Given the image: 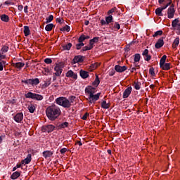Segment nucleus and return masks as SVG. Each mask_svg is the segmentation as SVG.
Wrapping results in <instances>:
<instances>
[{
    "label": "nucleus",
    "mask_w": 180,
    "mask_h": 180,
    "mask_svg": "<svg viewBox=\"0 0 180 180\" xmlns=\"http://www.w3.org/2000/svg\"><path fill=\"white\" fill-rule=\"evenodd\" d=\"M6 57V56L4 55V53H2V51H0V60H4Z\"/></svg>",
    "instance_id": "obj_57"
},
{
    "label": "nucleus",
    "mask_w": 180,
    "mask_h": 180,
    "mask_svg": "<svg viewBox=\"0 0 180 180\" xmlns=\"http://www.w3.org/2000/svg\"><path fill=\"white\" fill-rule=\"evenodd\" d=\"M84 40H85V35L82 34V35L79 37V39H78V42H79V43H81V42L84 41Z\"/></svg>",
    "instance_id": "obj_47"
},
{
    "label": "nucleus",
    "mask_w": 180,
    "mask_h": 180,
    "mask_svg": "<svg viewBox=\"0 0 180 180\" xmlns=\"http://www.w3.org/2000/svg\"><path fill=\"white\" fill-rule=\"evenodd\" d=\"M162 11H164V8L159 7L155 9V12L158 16H164V15L162 14Z\"/></svg>",
    "instance_id": "obj_22"
},
{
    "label": "nucleus",
    "mask_w": 180,
    "mask_h": 180,
    "mask_svg": "<svg viewBox=\"0 0 180 180\" xmlns=\"http://www.w3.org/2000/svg\"><path fill=\"white\" fill-rule=\"evenodd\" d=\"M140 85H141V83H139V82H134V88L135 89H136V91L140 90Z\"/></svg>",
    "instance_id": "obj_43"
},
{
    "label": "nucleus",
    "mask_w": 180,
    "mask_h": 180,
    "mask_svg": "<svg viewBox=\"0 0 180 180\" xmlns=\"http://www.w3.org/2000/svg\"><path fill=\"white\" fill-rule=\"evenodd\" d=\"M66 151H67V148H63L60 149V154H65Z\"/></svg>",
    "instance_id": "obj_61"
},
{
    "label": "nucleus",
    "mask_w": 180,
    "mask_h": 180,
    "mask_svg": "<svg viewBox=\"0 0 180 180\" xmlns=\"http://www.w3.org/2000/svg\"><path fill=\"white\" fill-rule=\"evenodd\" d=\"M180 24L179 22V18H177L176 19H174L172 22V27H175L177 25H179Z\"/></svg>",
    "instance_id": "obj_29"
},
{
    "label": "nucleus",
    "mask_w": 180,
    "mask_h": 180,
    "mask_svg": "<svg viewBox=\"0 0 180 180\" xmlns=\"http://www.w3.org/2000/svg\"><path fill=\"white\" fill-rule=\"evenodd\" d=\"M169 2L167 5L162 7L163 11L165 10V8H167V7H169L171 5V4H172V0H169Z\"/></svg>",
    "instance_id": "obj_54"
},
{
    "label": "nucleus",
    "mask_w": 180,
    "mask_h": 180,
    "mask_svg": "<svg viewBox=\"0 0 180 180\" xmlns=\"http://www.w3.org/2000/svg\"><path fill=\"white\" fill-rule=\"evenodd\" d=\"M53 27H54V25L53 23L48 24L45 27V30L46 32H51L53 30Z\"/></svg>",
    "instance_id": "obj_28"
},
{
    "label": "nucleus",
    "mask_w": 180,
    "mask_h": 180,
    "mask_svg": "<svg viewBox=\"0 0 180 180\" xmlns=\"http://www.w3.org/2000/svg\"><path fill=\"white\" fill-rule=\"evenodd\" d=\"M24 34L26 37L30 34V29H29V26H24Z\"/></svg>",
    "instance_id": "obj_31"
},
{
    "label": "nucleus",
    "mask_w": 180,
    "mask_h": 180,
    "mask_svg": "<svg viewBox=\"0 0 180 180\" xmlns=\"http://www.w3.org/2000/svg\"><path fill=\"white\" fill-rule=\"evenodd\" d=\"M85 92L86 94H89V95H95V94H96V88L89 86L86 87Z\"/></svg>",
    "instance_id": "obj_8"
},
{
    "label": "nucleus",
    "mask_w": 180,
    "mask_h": 180,
    "mask_svg": "<svg viewBox=\"0 0 180 180\" xmlns=\"http://www.w3.org/2000/svg\"><path fill=\"white\" fill-rule=\"evenodd\" d=\"M71 47H72V44L71 43L63 46V50H70Z\"/></svg>",
    "instance_id": "obj_39"
},
{
    "label": "nucleus",
    "mask_w": 180,
    "mask_h": 180,
    "mask_svg": "<svg viewBox=\"0 0 180 180\" xmlns=\"http://www.w3.org/2000/svg\"><path fill=\"white\" fill-rule=\"evenodd\" d=\"M27 109L30 113H34V110H36V107L33 104H30L28 105Z\"/></svg>",
    "instance_id": "obj_26"
},
{
    "label": "nucleus",
    "mask_w": 180,
    "mask_h": 180,
    "mask_svg": "<svg viewBox=\"0 0 180 180\" xmlns=\"http://www.w3.org/2000/svg\"><path fill=\"white\" fill-rule=\"evenodd\" d=\"M32 79V86H34V85H39L40 84V80L39 78L31 79Z\"/></svg>",
    "instance_id": "obj_34"
},
{
    "label": "nucleus",
    "mask_w": 180,
    "mask_h": 180,
    "mask_svg": "<svg viewBox=\"0 0 180 180\" xmlns=\"http://www.w3.org/2000/svg\"><path fill=\"white\" fill-rule=\"evenodd\" d=\"M56 127L53 124L44 125L41 127V131L43 133H51L54 131Z\"/></svg>",
    "instance_id": "obj_4"
},
{
    "label": "nucleus",
    "mask_w": 180,
    "mask_h": 180,
    "mask_svg": "<svg viewBox=\"0 0 180 180\" xmlns=\"http://www.w3.org/2000/svg\"><path fill=\"white\" fill-rule=\"evenodd\" d=\"M101 108L103 109H109V108H110V104L106 103V101H103L101 103Z\"/></svg>",
    "instance_id": "obj_25"
},
{
    "label": "nucleus",
    "mask_w": 180,
    "mask_h": 180,
    "mask_svg": "<svg viewBox=\"0 0 180 180\" xmlns=\"http://www.w3.org/2000/svg\"><path fill=\"white\" fill-rule=\"evenodd\" d=\"M115 70L117 72H124V71H126V70H127V66H120V65H116L115 66Z\"/></svg>",
    "instance_id": "obj_12"
},
{
    "label": "nucleus",
    "mask_w": 180,
    "mask_h": 180,
    "mask_svg": "<svg viewBox=\"0 0 180 180\" xmlns=\"http://www.w3.org/2000/svg\"><path fill=\"white\" fill-rule=\"evenodd\" d=\"M91 68H93V70L98 68V63L91 64Z\"/></svg>",
    "instance_id": "obj_59"
},
{
    "label": "nucleus",
    "mask_w": 180,
    "mask_h": 180,
    "mask_svg": "<svg viewBox=\"0 0 180 180\" xmlns=\"http://www.w3.org/2000/svg\"><path fill=\"white\" fill-rule=\"evenodd\" d=\"M160 68L164 70V71H168V70H171V63H165L160 66Z\"/></svg>",
    "instance_id": "obj_20"
},
{
    "label": "nucleus",
    "mask_w": 180,
    "mask_h": 180,
    "mask_svg": "<svg viewBox=\"0 0 180 180\" xmlns=\"http://www.w3.org/2000/svg\"><path fill=\"white\" fill-rule=\"evenodd\" d=\"M1 20H2V22H9V16L6 14H3L1 16Z\"/></svg>",
    "instance_id": "obj_33"
},
{
    "label": "nucleus",
    "mask_w": 180,
    "mask_h": 180,
    "mask_svg": "<svg viewBox=\"0 0 180 180\" xmlns=\"http://www.w3.org/2000/svg\"><path fill=\"white\" fill-rule=\"evenodd\" d=\"M54 70L56 71L55 75L56 77H60L61 75V73L63 72V68L58 65H56V67L54 68Z\"/></svg>",
    "instance_id": "obj_15"
},
{
    "label": "nucleus",
    "mask_w": 180,
    "mask_h": 180,
    "mask_svg": "<svg viewBox=\"0 0 180 180\" xmlns=\"http://www.w3.org/2000/svg\"><path fill=\"white\" fill-rule=\"evenodd\" d=\"M51 84V79H50L48 81V82H45V83L44 84V86L45 88H47V86H50Z\"/></svg>",
    "instance_id": "obj_51"
},
{
    "label": "nucleus",
    "mask_w": 180,
    "mask_h": 180,
    "mask_svg": "<svg viewBox=\"0 0 180 180\" xmlns=\"http://www.w3.org/2000/svg\"><path fill=\"white\" fill-rule=\"evenodd\" d=\"M85 57L78 55L74 57L73 60H72V64H77V63H84V59Z\"/></svg>",
    "instance_id": "obj_7"
},
{
    "label": "nucleus",
    "mask_w": 180,
    "mask_h": 180,
    "mask_svg": "<svg viewBox=\"0 0 180 180\" xmlns=\"http://www.w3.org/2000/svg\"><path fill=\"white\" fill-rule=\"evenodd\" d=\"M79 75H80L81 78H82L83 79H85L88 78V77H89V72H88L87 71H85L84 70H81L79 72Z\"/></svg>",
    "instance_id": "obj_17"
},
{
    "label": "nucleus",
    "mask_w": 180,
    "mask_h": 180,
    "mask_svg": "<svg viewBox=\"0 0 180 180\" xmlns=\"http://www.w3.org/2000/svg\"><path fill=\"white\" fill-rule=\"evenodd\" d=\"M77 97L75 96H71L69 97V99L65 97H58L55 100L57 105L59 106H63V108H65L66 109H69L72 106V103H74V101H75Z\"/></svg>",
    "instance_id": "obj_2"
},
{
    "label": "nucleus",
    "mask_w": 180,
    "mask_h": 180,
    "mask_svg": "<svg viewBox=\"0 0 180 180\" xmlns=\"http://www.w3.org/2000/svg\"><path fill=\"white\" fill-rule=\"evenodd\" d=\"M144 60L145 61H150V60H151V56L148 55H145L144 56Z\"/></svg>",
    "instance_id": "obj_52"
},
{
    "label": "nucleus",
    "mask_w": 180,
    "mask_h": 180,
    "mask_svg": "<svg viewBox=\"0 0 180 180\" xmlns=\"http://www.w3.org/2000/svg\"><path fill=\"white\" fill-rule=\"evenodd\" d=\"M66 77H68V78H72L73 79H77V78H78L77 73L74 72L72 70L68 71Z\"/></svg>",
    "instance_id": "obj_13"
},
{
    "label": "nucleus",
    "mask_w": 180,
    "mask_h": 180,
    "mask_svg": "<svg viewBox=\"0 0 180 180\" xmlns=\"http://www.w3.org/2000/svg\"><path fill=\"white\" fill-rule=\"evenodd\" d=\"M92 49H94V46H91V44H89V46H84L81 50V52L84 53V51H88V50H92Z\"/></svg>",
    "instance_id": "obj_32"
},
{
    "label": "nucleus",
    "mask_w": 180,
    "mask_h": 180,
    "mask_svg": "<svg viewBox=\"0 0 180 180\" xmlns=\"http://www.w3.org/2000/svg\"><path fill=\"white\" fill-rule=\"evenodd\" d=\"M148 54V49H145L143 53H142V56H143V57L145 56H147Z\"/></svg>",
    "instance_id": "obj_58"
},
{
    "label": "nucleus",
    "mask_w": 180,
    "mask_h": 180,
    "mask_svg": "<svg viewBox=\"0 0 180 180\" xmlns=\"http://www.w3.org/2000/svg\"><path fill=\"white\" fill-rule=\"evenodd\" d=\"M25 98L35 99L36 101H43V96L34 93H32V91H29L27 94L25 95Z\"/></svg>",
    "instance_id": "obj_3"
},
{
    "label": "nucleus",
    "mask_w": 180,
    "mask_h": 180,
    "mask_svg": "<svg viewBox=\"0 0 180 180\" xmlns=\"http://www.w3.org/2000/svg\"><path fill=\"white\" fill-rule=\"evenodd\" d=\"M149 74L152 75V77H155V72L154 71V68H150L149 69Z\"/></svg>",
    "instance_id": "obj_45"
},
{
    "label": "nucleus",
    "mask_w": 180,
    "mask_h": 180,
    "mask_svg": "<svg viewBox=\"0 0 180 180\" xmlns=\"http://www.w3.org/2000/svg\"><path fill=\"white\" fill-rule=\"evenodd\" d=\"M60 32H70V27L69 25H65V27L60 28Z\"/></svg>",
    "instance_id": "obj_41"
},
{
    "label": "nucleus",
    "mask_w": 180,
    "mask_h": 180,
    "mask_svg": "<svg viewBox=\"0 0 180 180\" xmlns=\"http://www.w3.org/2000/svg\"><path fill=\"white\" fill-rule=\"evenodd\" d=\"M44 63H46V64H51L53 60L50 58H46L44 59Z\"/></svg>",
    "instance_id": "obj_48"
},
{
    "label": "nucleus",
    "mask_w": 180,
    "mask_h": 180,
    "mask_svg": "<svg viewBox=\"0 0 180 180\" xmlns=\"http://www.w3.org/2000/svg\"><path fill=\"white\" fill-rule=\"evenodd\" d=\"M12 65L13 67H15V68H17L18 71H20L22 68L25 67V63H22V62L13 63Z\"/></svg>",
    "instance_id": "obj_11"
},
{
    "label": "nucleus",
    "mask_w": 180,
    "mask_h": 180,
    "mask_svg": "<svg viewBox=\"0 0 180 180\" xmlns=\"http://www.w3.org/2000/svg\"><path fill=\"white\" fill-rule=\"evenodd\" d=\"M164 46V37L160 38L155 44V49H161Z\"/></svg>",
    "instance_id": "obj_14"
},
{
    "label": "nucleus",
    "mask_w": 180,
    "mask_h": 180,
    "mask_svg": "<svg viewBox=\"0 0 180 180\" xmlns=\"http://www.w3.org/2000/svg\"><path fill=\"white\" fill-rule=\"evenodd\" d=\"M140 58H141L140 53H136L134 59V63H139V61H140Z\"/></svg>",
    "instance_id": "obj_36"
},
{
    "label": "nucleus",
    "mask_w": 180,
    "mask_h": 180,
    "mask_svg": "<svg viewBox=\"0 0 180 180\" xmlns=\"http://www.w3.org/2000/svg\"><path fill=\"white\" fill-rule=\"evenodd\" d=\"M56 22L58 23H60V25H63V19H61L60 18H56Z\"/></svg>",
    "instance_id": "obj_60"
},
{
    "label": "nucleus",
    "mask_w": 180,
    "mask_h": 180,
    "mask_svg": "<svg viewBox=\"0 0 180 180\" xmlns=\"http://www.w3.org/2000/svg\"><path fill=\"white\" fill-rule=\"evenodd\" d=\"M174 30H178L179 32H180V23L176 26V27H174Z\"/></svg>",
    "instance_id": "obj_63"
},
{
    "label": "nucleus",
    "mask_w": 180,
    "mask_h": 180,
    "mask_svg": "<svg viewBox=\"0 0 180 180\" xmlns=\"http://www.w3.org/2000/svg\"><path fill=\"white\" fill-rule=\"evenodd\" d=\"M31 161H32V154H28L27 158L21 161V164L22 165H26L27 164H30Z\"/></svg>",
    "instance_id": "obj_16"
},
{
    "label": "nucleus",
    "mask_w": 180,
    "mask_h": 180,
    "mask_svg": "<svg viewBox=\"0 0 180 180\" xmlns=\"http://www.w3.org/2000/svg\"><path fill=\"white\" fill-rule=\"evenodd\" d=\"M53 154H54V153L51 150H45L42 153V155L44 158H50Z\"/></svg>",
    "instance_id": "obj_18"
},
{
    "label": "nucleus",
    "mask_w": 180,
    "mask_h": 180,
    "mask_svg": "<svg viewBox=\"0 0 180 180\" xmlns=\"http://www.w3.org/2000/svg\"><path fill=\"white\" fill-rule=\"evenodd\" d=\"M82 47V46H81L79 42L76 44V49H77V50H81Z\"/></svg>",
    "instance_id": "obj_64"
},
{
    "label": "nucleus",
    "mask_w": 180,
    "mask_h": 180,
    "mask_svg": "<svg viewBox=\"0 0 180 180\" xmlns=\"http://www.w3.org/2000/svg\"><path fill=\"white\" fill-rule=\"evenodd\" d=\"M105 22L108 25H109V23H112V22H113V16L110 15L109 16L105 17Z\"/></svg>",
    "instance_id": "obj_35"
},
{
    "label": "nucleus",
    "mask_w": 180,
    "mask_h": 180,
    "mask_svg": "<svg viewBox=\"0 0 180 180\" xmlns=\"http://www.w3.org/2000/svg\"><path fill=\"white\" fill-rule=\"evenodd\" d=\"M58 127L59 129H65V127H68V122H63V123H62V124H60L58 126Z\"/></svg>",
    "instance_id": "obj_37"
},
{
    "label": "nucleus",
    "mask_w": 180,
    "mask_h": 180,
    "mask_svg": "<svg viewBox=\"0 0 180 180\" xmlns=\"http://www.w3.org/2000/svg\"><path fill=\"white\" fill-rule=\"evenodd\" d=\"M117 9V8L116 7L111 8L110 10L108 11V14L110 15L111 13H114V12H116Z\"/></svg>",
    "instance_id": "obj_49"
},
{
    "label": "nucleus",
    "mask_w": 180,
    "mask_h": 180,
    "mask_svg": "<svg viewBox=\"0 0 180 180\" xmlns=\"http://www.w3.org/2000/svg\"><path fill=\"white\" fill-rule=\"evenodd\" d=\"M46 115L49 120L54 122L56 119H58V116L61 115V110L58 105L53 104L47 107Z\"/></svg>",
    "instance_id": "obj_1"
},
{
    "label": "nucleus",
    "mask_w": 180,
    "mask_h": 180,
    "mask_svg": "<svg viewBox=\"0 0 180 180\" xmlns=\"http://www.w3.org/2000/svg\"><path fill=\"white\" fill-rule=\"evenodd\" d=\"M174 16H175V8H174V4H172L167 9V18L172 19Z\"/></svg>",
    "instance_id": "obj_6"
},
{
    "label": "nucleus",
    "mask_w": 180,
    "mask_h": 180,
    "mask_svg": "<svg viewBox=\"0 0 180 180\" xmlns=\"http://www.w3.org/2000/svg\"><path fill=\"white\" fill-rule=\"evenodd\" d=\"M110 29L113 30V29H117V30H120V24L119 22H114L112 24H110Z\"/></svg>",
    "instance_id": "obj_19"
},
{
    "label": "nucleus",
    "mask_w": 180,
    "mask_h": 180,
    "mask_svg": "<svg viewBox=\"0 0 180 180\" xmlns=\"http://www.w3.org/2000/svg\"><path fill=\"white\" fill-rule=\"evenodd\" d=\"M28 9H29V6H25L24 7V12H25V13H29Z\"/></svg>",
    "instance_id": "obj_62"
},
{
    "label": "nucleus",
    "mask_w": 180,
    "mask_h": 180,
    "mask_svg": "<svg viewBox=\"0 0 180 180\" xmlns=\"http://www.w3.org/2000/svg\"><path fill=\"white\" fill-rule=\"evenodd\" d=\"M99 41V37H94L92 39L89 40L90 46H94V43H98Z\"/></svg>",
    "instance_id": "obj_23"
},
{
    "label": "nucleus",
    "mask_w": 180,
    "mask_h": 180,
    "mask_svg": "<svg viewBox=\"0 0 180 180\" xmlns=\"http://www.w3.org/2000/svg\"><path fill=\"white\" fill-rule=\"evenodd\" d=\"M179 44V37H176L174 40L173 44H172L173 49H176V47H178Z\"/></svg>",
    "instance_id": "obj_24"
},
{
    "label": "nucleus",
    "mask_w": 180,
    "mask_h": 180,
    "mask_svg": "<svg viewBox=\"0 0 180 180\" xmlns=\"http://www.w3.org/2000/svg\"><path fill=\"white\" fill-rule=\"evenodd\" d=\"M9 50V47L7 46H3L1 51L2 52V54H5V53H8V51Z\"/></svg>",
    "instance_id": "obj_40"
},
{
    "label": "nucleus",
    "mask_w": 180,
    "mask_h": 180,
    "mask_svg": "<svg viewBox=\"0 0 180 180\" xmlns=\"http://www.w3.org/2000/svg\"><path fill=\"white\" fill-rule=\"evenodd\" d=\"M88 116H89V112H86V113L82 117V120H86V119H88Z\"/></svg>",
    "instance_id": "obj_53"
},
{
    "label": "nucleus",
    "mask_w": 180,
    "mask_h": 180,
    "mask_svg": "<svg viewBox=\"0 0 180 180\" xmlns=\"http://www.w3.org/2000/svg\"><path fill=\"white\" fill-rule=\"evenodd\" d=\"M13 119L16 123H20L23 120V112H18L14 117Z\"/></svg>",
    "instance_id": "obj_9"
},
{
    "label": "nucleus",
    "mask_w": 180,
    "mask_h": 180,
    "mask_svg": "<svg viewBox=\"0 0 180 180\" xmlns=\"http://www.w3.org/2000/svg\"><path fill=\"white\" fill-rule=\"evenodd\" d=\"M6 65V61L0 60V71H4V66Z\"/></svg>",
    "instance_id": "obj_38"
},
{
    "label": "nucleus",
    "mask_w": 180,
    "mask_h": 180,
    "mask_svg": "<svg viewBox=\"0 0 180 180\" xmlns=\"http://www.w3.org/2000/svg\"><path fill=\"white\" fill-rule=\"evenodd\" d=\"M53 19H54V16H53V15H49V18H46V23H50L51 22H53Z\"/></svg>",
    "instance_id": "obj_44"
},
{
    "label": "nucleus",
    "mask_w": 180,
    "mask_h": 180,
    "mask_svg": "<svg viewBox=\"0 0 180 180\" xmlns=\"http://www.w3.org/2000/svg\"><path fill=\"white\" fill-rule=\"evenodd\" d=\"M131 86L127 87L123 92L122 98L123 99H126L127 98H129L130 96V94H131L132 91Z\"/></svg>",
    "instance_id": "obj_10"
},
{
    "label": "nucleus",
    "mask_w": 180,
    "mask_h": 180,
    "mask_svg": "<svg viewBox=\"0 0 180 180\" xmlns=\"http://www.w3.org/2000/svg\"><path fill=\"white\" fill-rule=\"evenodd\" d=\"M100 97H101V93L89 95L88 101L89 103H95L96 101H99Z\"/></svg>",
    "instance_id": "obj_5"
},
{
    "label": "nucleus",
    "mask_w": 180,
    "mask_h": 180,
    "mask_svg": "<svg viewBox=\"0 0 180 180\" xmlns=\"http://www.w3.org/2000/svg\"><path fill=\"white\" fill-rule=\"evenodd\" d=\"M7 103H11V105H15V103H16V99L12 98L11 100H8Z\"/></svg>",
    "instance_id": "obj_50"
},
{
    "label": "nucleus",
    "mask_w": 180,
    "mask_h": 180,
    "mask_svg": "<svg viewBox=\"0 0 180 180\" xmlns=\"http://www.w3.org/2000/svg\"><path fill=\"white\" fill-rule=\"evenodd\" d=\"M165 61H167V55H164L160 60V67H162L164 64H165Z\"/></svg>",
    "instance_id": "obj_27"
},
{
    "label": "nucleus",
    "mask_w": 180,
    "mask_h": 180,
    "mask_svg": "<svg viewBox=\"0 0 180 180\" xmlns=\"http://www.w3.org/2000/svg\"><path fill=\"white\" fill-rule=\"evenodd\" d=\"M101 25L102 26H105V25H108V22H106V20H101Z\"/></svg>",
    "instance_id": "obj_56"
},
{
    "label": "nucleus",
    "mask_w": 180,
    "mask_h": 180,
    "mask_svg": "<svg viewBox=\"0 0 180 180\" xmlns=\"http://www.w3.org/2000/svg\"><path fill=\"white\" fill-rule=\"evenodd\" d=\"M20 176V172H15L11 174V179L13 180H15V179H18Z\"/></svg>",
    "instance_id": "obj_21"
},
{
    "label": "nucleus",
    "mask_w": 180,
    "mask_h": 180,
    "mask_svg": "<svg viewBox=\"0 0 180 180\" xmlns=\"http://www.w3.org/2000/svg\"><path fill=\"white\" fill-rule=\"evenodd\" d=\"M162 34V30H158L155 32L153 37H157V36H161Z\"/></svg>",
    "instance_id": "obj_46"
},
{
    "label": "nucleus",
    "mask_w": 180,
    "mask_h": 180,
    "mask_svg": "<svg viewBox=\"0 0 180 180\" xmlns=\"http://www.w3.org/2000/svg\"><path fill=\"white\" fill-rule=\"evenodd\" d=\"M22 84H25V85H32V79H28L27 80H22Z\"/></svg>",
    "instance_id": "obj_42"
},
{
    "label": "nucleus",
    "mask_w": 180,
    "mask_h": 180,
    "mask_svg": "<svg viewBox=\"0 0 180 180\" xmlns=\"http://www.w3.org/2000/svg\"><path fill=\"white\" fill-rule=\"evenodd\" d=\"M99 84H101V80H99V77L96 75L95 81L93 82V85L96 88L99 86Z\"/></svg>",
    "instance_id": "obj_30"
},
{
    "label": "nucleus",
    "mask_w": 180,
    "mask_h": 180,
    "mask_svg": "<svg viewBox=\"0 0 180 180\" xmlns=\"http://www.w3.org/2000/svg\"><path fill=\"white\" fill-rule=\"evenodd\" d=\"M116 74V70H112L111 71L109 72V75L110 77H113V75Z\"/></svg>",
    "instance_id": "obj_55"
}]
</instances>
